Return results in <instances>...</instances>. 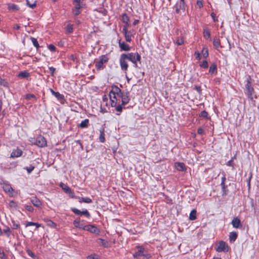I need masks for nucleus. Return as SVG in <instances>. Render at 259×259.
I'll return each mask as SVG.
<instances>
[{
  "label": "nucleus",
  "mask_w": 259,
  "mask_h": 259,
  "mask_svg": "<svg viewBox=\"0 0 259 259\" xmlns=\"http://www.w3.org/2000/svg\"><path fill=\"white\" fill-rule=\"evenodd\" d=\"M109 97L111 100V105L112 107H115V110L117 112L121 113L122 111L123 107H122V105L119 104V102L117 97L115 95H112V94L109 93ZM119 115L120 113L117 114Z\"/></svg>",
  "instance_id": "f257e3e1"
},
{
  "label": "nucleus",
  "mask_w": 259,
  "mask_h": 259,
  "mask_svg": "<svg viewBox=\"0 0 259 259\" xmlns=\"http://www.w3.org/2000/svg\"><path fill=\"white\" fill-rule=\"evenodd\" d=\"M123 56H126L127 60H128L132 62L134 64V66L135 68L138 67V65L137 61H140L141 59V57L140 54L138 53H130L128 54H122Z\"/></svg>",
  "instance_id": "f03ea898"
},
{
  "label": "nucleus",
  "mask_w": 259,
  "mask_h": 259,
  "mask_svg": "<svg viewBox=\"0 0 259 259\" xmlns=\"http://www.w3.org/2000/svg\"><path fill=\"white\" fill-rule=\"evenodd\" d=\"M109 60L107 55H102L99 57L98 61L96 63V67L97 70H101L104 68V64L106 63Z\"/></svg>",
  "instance_id": "7ed1b4c3"
},
{
  "label": "nucleus",
  "mask_w": 259,
  "mask_h": 259,
  "mask_svg": "<svg viewBox=\"0 0 259 259\" xmlns=\"http://www.w3.org/2000/svg\"><path fill=\"white\" fill-rule=\"evenodd\" d=\"M185 7L186 4L184 0H180L175 5L174 8L177 14H180L181 11L183 12L185 11Z\"/></svg>",
  "instance_id": "20e7f679"
},
{
  "label": "nucleus",
  "mask_w": 259,
  "mask_h": 259,
  "mask_svg": "<svg viewBox=\"0 0 259 259\" xmlns=\"http://www.w3.org/2000/svg\"><path fill=\"white\" fill-rule=\"evenodd\" d=\"M126 58V56H123V55L122 54L120 55V58H119V64L121 67V69L126 72V71L127 70L128 65L127 62V60L125 58Z\"/></svg>",
  "instance_id": "39448f33"
},
{
  "label": "nucleus",
  "mask_w": 259,
  "mask_h": 259,
  "mask_svg": "<svg viewBox=\"0 0 259 259\" xmlns=\"http://www.w3.org/2000/svg\"><path fill=\"white\" fill-rule=\"evenodd\" d=\"M34 144L39 147H44L47 146V141L44 137L40 136L36 138Z\"/></svg>",
  "instance_id": "423d86ee"
},
{
  "label": "nucleus",
  "mask_w": 259,
  "mask_h": 259,
  "mask_svg": "<svg viewBox=\"0 0 259 259\" xmlns=\"http://www.w3.org/2000/svg\"><path fill=\"white\" fill-rule=\"evenodd\" d=\"M228 245L224 241H221L216 247V250L219 252H227L228 251Z\"/></svg>",
  "instance_id": "0eeeda50"
},
{
  "label": "nucleus",
  "mask_w": 259,
  "mask_h": 259,
  "mask_svg": "<svg viewBox=\"0 0 259 259\" xmlns=\"http://www.w3.org/2000/svg\"><path fill=\"white\" fill-rule=\"evenodd\" d=\"M71 210L76 214L77 215H84L87 218L90 217V214L87 209H84L82 211H80L79 209L76 208H71Z\"/></svg>",
  "instance_id": "6e6552de"
},
{
  "label": "nucleus",
  "mask_w": 259,
  "mask_h": 259,
  "mask_svg": "<svg viewBox=\"0 0 259 259\" xmlns=\"http://www.w3.org/2000/svg\"><path fill=\"white\" fill-rule=\"evenodd\" d=\"M83 230L90 231L92 233L98 234L100 233V230L96 227L93 225H86L83 227Z\"/></svg>",
  "instance_id": "1a4fd4ad"
},
{
  "label": "nucleus",
  "mask_w": 259,
  "mask_h": 259,
  "mask_svg": "<svg viewBox=\"0 0 259 259\" xmlns=\"http://www.w3.org/2000/svg\"><path fill=\"white\" fill-rule=\"evenodd\" d=\"M130 93L129 92L127 91L125 92V94L123 96L122 99H121V104L120 105H122V107L123 106H124L128 104L130 101V98L129 96Z\"/></svg>",
  "instance_id": "9d476101"
},
{
  "label": "nucleus",
  "mask_w": 259,
  "mask_h": 259,
  "mask_svg": "<svg viewBox=\"0 0 259 259\" xmlns=\"http://www.w3.org/2000/svg\"><path fill=\"white\" fill-rule=\"evenodd\" d=\"M245 88L247 91V94L248 95V97L250 99H252V95L254 92L253 88L251 87V84H246L245 85Z\"/></svg>",
  "instance_id": "9b49d317"
},
{
  "label": "nucleus",
  "mask_w": 259,
  "mask_h": 259,
  "mask_svg": "<svg viewBox=\"0 0 259 259\" xmlns=\"http://www.w3.org/2000/svg\"><path fill=\"white\" fill-rule=\"evenodd\" d=\"M119 46L121 51H129L131 50V47L125 43V42H121L120 40L119 41Z\"/></svg>",
  "instance_id": "f8f14e48"
},
{
  "label": "nucleus",
  "mask_w": 259,
  "mask_h": 259,
  "mask_svg": "<svg viewBox=\"0 0 259 259\" xmlns=\"http://www.w3.org/2000/svg\"><path fill=\"white\" fill-rule=\"evenodd\" d=\"M231 224L235 228H239L242 227L240 220L238 218H234L232 220Z\"/></svg>",
  "instance_id": "ddd939ff"
},
{
  "label": "nucleus",
  "mask_w": 259,
  "mask_h": 259,
  "mask_svg": "<svg viewBox=\"0 0 259 259\" xmlns=\"http://www.w3.org/2000/svg\"><path fill=\"white\" fill-rule=\"evenodd\" d=\"M22 154V151L20 149H14L11 154V157L15 158L21 156Z\"/></svg>",
  "instance_id": "4468645a"
},
{
  "label": "nucleus",
  "mask_w": 259,
  "mask_h": 259,
  "mask_svg": "<svg viewBox=\"0 0 259 259\" xmlns=\"http://www.w3.org/2000/svg\"><path fill=\"white\" fill-rule=\"evenodd\" d=\"M31 202L36 207H40L42 203L36 197H32L30 199Z\"/></svg>",
  "instance_id": "2eb2a0df"
},
{
  "label": "nucleus",
  "mask_w": 259,
  "mask_h": 259,
  "mask_svg": "<svg viewBox=\"0 0 259 259\" xmlns=\"http://www.w3.org/2000/svg\"><path fill=\"white\" fill-rule=\"evenodd\" d=\"M137 251L133 254V256L135 258L141 257L143 254L144 253V249L141 246L137 247Z\"/></svg>",
  "instance_id": "dca6fc26"
},
{
  "label": "nucleus",
  "mask_w": 259,
  "mask_h": 259,
  "mask_svg": "<svg viewBox=\"0 0 259 259\" xmlns=\"http://www.w3.org/2000/svg\"><path fill=\"white\" fill-rule=\"evenodd\" d=\"M61 186L66 193L69 194L71 197H73L74 193L72 192L71 189L69 187L64 185V184H62Z\"/></svg>",
  "instance_id": "f3484780"
},
{
  "label": "nucleus",
  "mask_w": 259,
  "mask_h": 259,
  "mask_svg": "<svg viewBox=\"0 0 259 259\" xmlns=\"http://www.w3.org/2000/svg\"><path fill=\"white\" fill-rule=\"evenodd\" d=\"M175 165L178 170L183 171L186 170L185 165L184 163L177 162L175 163Z\"/></svg>",
  "instance_id": "a211bd4d"
},
{
  "label": "nucleus",
  "mask_w": 259,
  "mask_h": 259,
  "mask_svg": "<svg viewBox=\"0 0 259 259\" xmlns=\"http://www.w3.org/2000/svg\"><path fill=\"white\" fill-rule=\"evenodd\" d=\"M238 234L236 232H231L229 234V241L230 243H233L237 239Z\"/></svg>",
  "instance_id": "6ab92c4d"
},
{
  "label": "nucleus",
  "mask_w": 259,
  "mask_h": 259,
  "mask_svg": "<svg viewBox=\"0 0 259 259\" xmlns=\"http://www.w3.org/2000/svg\"><path fill=\"white\" fill-rule=\"evenodd\" d=\"M111 91H110L109 93L112 94V95H116L121 91V90L115 85H113L111 87Z\"/></svg>",
  "instance_id": "aec40b11"
},
{
  "label": "nucleus",
  "mask_w": 259,
  "mask_h": 259,
  "mask_svg": "<svg viewBox=\"0 0 259 259\" xmlns=\"http://www.w3.org/2000/svg\"><path fill=\"white\" fill-rule=\"evenodd\" d=\"M104 132H105L104 128L103 127H102L101 128H100V137H99V140L102 143H104L105 141Z\"/></svg>",
  "instance_id": "412c9836"
},
{
  "label": "nucleus",
  "mask_w": 259,
  "mask_h": 259,
  "mask_svg": "<svg viewBox=\"0 0 259 259\" xmlns=\"http://www.w3.org/2000/svg\"><path fill=\"white\" fill-rule=\"evenodd\" d=\"M213 46L217 49H218L219 48H222V46L221 45L220 40L217 37H215L213 38Z\"/></svg>",
  "instance_id": "4be33fe9"
},
{
  "label": "nucleus",
  "mask_w": 259,
  "mask_h": 259,
  "mask_svg": "<svg viewBox=\"0 0 259 259\" xmlns=\"http://www.w3.org/2000/svg\"><path fill=\"white\" fill-rule=\"evenodd\" d=\"M73 225L75 227L83 230V227L84 226L80 223V219H77L74 220L73 222Z\"/></svg>",
  "instance_id": "5701e85b"
},
{
  "label": "nucleus",
  "mask_w": 259,
  "mask_h": 259,
  "mask_svg": "<svg viewBox=\"0 0 259 259\" xmlns=\"http://www.w3.org/2000/svg\"><path fill=\"white\" fill-rule=\"evenodd\" d=\"M209 72L211 74H216L217 73V65L215 63H213L210 65L209 67Z\"/></svg>",
  "instance_id": "b1692460"
},
{
  "label": "nucleus",
  "mask_w": 259,
  "mask_h": 259,
  "mask_svg": "<svg viewBox=\"0 0 259 259\" xmlns=\"http://www.w3.org/2000/svg\"><path fill=\"white\" fill-rule=\"evenodd\" d=\"M84 0H73V2L76 3L74 9L80 10L82 7L81 3Z\"/></svg>",
  "instance_id": "393cba45"
},
{
  "label": "nucleus",
  "mask_w": 259,
  "mask_h": 259,
  "mask_svg": "<svg viewBox=\"0 0 259 259\" xmlns=\"http://www.w3.org/2000/svg\"><path fill=\"white\" fill-rule=\"evenodd\" d=\"M52 94L55 96L58 100L63 99L64 96L63 95L60 94L59 92H55L52 89H50Z\"/></svg>",
  "instance_id": "a878e982"
},
{
  "label": "nucleus",
  "mask_w": 259,
  "mask_h": 259,
  "mask_svg": "<svg viewBox=\"0 0 259 259\" xmlns=\"http://www.w3.org/2000/svg\"><path fill=\"white\" fill-rule=\"evenodd\" d=\"M3 189L5 192L9 193H11L13 191V189L11 186V185L8 184L5 185L3 186Z\"/></svg>",
  "instance_id": "bb28decb"
},
{
  "label": "nucleus",
  "mask_w": 259,
  "mask_h": 259,
  "mask_svg": "<svg viewBox=\"0 0 259 259\" xmlns=\"http://www.w3.org/2000/svg\"><path fill=\"white\" fill-rule=\"evenodd\" d=\"M29 75H30L29 73H28L27 71H24L20 72L19 73L18 76L20 78H24L28 77V76H29Z\"/></svg>",
  "instance_id": "cd10ccee"
},
{
  "label": "nucleus",
  "mask_w": 259,
  "mask_h": 259,
  "mask_svg": "<svg viewBox=\"0 0 259 259\" xmlns=\"http://www.w3.org/2000/svg\"><path fill=\"white\" fill-rule=\"evenodd\" d=\"M89 123V120L88 119H85L82 120L81 123L79 124V126L81 128L87 127Z\"/></svg>",
  "instance_id": "c85d7f7f"
},
{
  "label": "nucleus",
  "mask_w": 259,
  "mask_h": 259,
  "mask_svg": "<svg viewBox=\"0 0 259 259\" xmlns=\"http://www.w3.org/2000/svg\"><path fill=\"white\" fill-rule=\"evenodd\" d=\"M196 219V210L193 209L189 215V219L190 220H195Z\"/></svg>",
  "instance_id": "c756f323"
},
{
  "label": "nucleus",
  "mask_w": 259,
  "mask_h": 259,
  "mask_svg": "<svg viewBox=\"0 0 259 259\" xmlns=\"http://www.w3.org/2000/svg\"><path fill=\"white\" fill-rule=\"evenodd\" d=\"M203 36L204 37L206 38L207 37L208 38L210 39V40H211L210 38V32L208 29L205 28L203 30Z\"/></svg>",
  "instance_id": "7c9ffc66"
},
{
  "label": "nucleus",
  "mask_w": 259,
  "mask_h": 259,
  "mask_svg": "<svg viewBox=\"0 0 259 259\" xmlns=\"http://www.w3.org/2000/svg\"><path fill=\"white\" fill-rule=\"evenodd\" d=\"M30 226H35L36 227V228H39L40 226V225L38 223H34V222H27V223L25 225L26 227H27Z\"/></svg>",
  "instance_id": "2f4dec72"
},
{
  "label": "nucleus",
  "mask_w": 259,
  "mask_h": 259,
  "mask_svg": "<svg viewBox=\"0 0 259 259\" xmlns=\"http://www.w3.org/2000/svg\"><path fill=\"white\" fill-rule=\"evenodd\" d=\"M31 40L33 43V46L36 48L38 49L39 47V44L37 42V39L34 37H31Z\"/></svg>",
  "instance_id": "473e14b6"
},
{
  "label": "nucleus",
  "mask_w": 259,
  "mask_h": 259,
  "mask_svg": "<svg viewBox=\"0 0 259 259\" xmlns=\"http://www.w3.org/2000/svg\"><path fill=\"white\" fill-rule=\"evenodd\" d=\"M202 54L204 58H207L208 56V50L207 48H203L202 50Z\"/></svg>",
  "instance_id": "72a5a7b5"
},
{
  "label": "nucleus",
  "mask_w": 259,
  "mask_h": 259,
  "mask_svg": "<svg viewBox=\"0 0 259 259\" xmlns=\"http://www.w3.org/2000/svg\"><path fill=\"white\" fill-rule=\"evenodd\" d=\"M34 168V166L32 165H30L29 166L24 168V169H26L28 174H30L33 170Z\"/></svg>",
  "instance_id": "f704fd0d"
},
{
  "label": "nucleus",
  "mask_w": 259,
  "mask_h": 259,
  "mask_svg": "<svg viewBox=\"0 0 259 259\" xmlns=\"http://www.w3.org/2000/svg\"><path fill=\"white\" fill-rule=\"evenodd\" d=\"M124 35V37H125L126 41L127 42H131L132 40V39H131L132 34H131V32H129L128 33L125 34Z\"/></svg>",
  "instance_id": "c9c22d12"
},
{
  "label": "nucleus",
  "mask_w": 259,
  "mask_h": 259,
  "mask_svg": "<svg viewBox=\"0 0 259 259\" xmlns=\"http://www.w3.org/2000/svg\"><path fill=\"white\" fill-rule=\"evenodd\" d=\"M36 2L34 1L33 4H30L28 0H26L27 6L31 9H34L36 7Z\"/></svg>",
  "instance_id": "e433bc0d"
},
{
  "label": "nucleus",
  "mask_w": 259,
  "mask_h": 259,
  "mask_svg": "<svg viewBox=\"0 0 259 259\" xmlns=\"http://www.w3.org/2000/svg\"><path fill=\"white\" fill-rule=\"evenodd\" d=\"M221 186L222 187L223 195H226L227 194L226 189L227 188V186L225 185V183H224V184H223V183H221Z\"/></svg>",
  "instance_id": "4c0bfd02"
},
{
  "label": "nucleus",
  "mask_w": 259,
  "mask_h": 259,
  "mask_svg": "<svg viewBox=\"0 0 259 259\" xmlns=\"http://www.w3.org/2000/svg\"><path fill=\"white\" fill-rule=\"evenodd\" d=\"M47 225L51 227L54 228L56 226V224L50 220H47L46 221Z\"/></svg>",
  "instance_id": "58836bf2"
},
{
  "label": "nucleus",
  "mask_w": 259,
  "mask_h": 259,
  "mask_svg": "<svg viewBox=\"0 0 259 259\" xmlns=\"http://www.w3.org/2000/svg\"><path fill=\"white\" fill-rule=\"evenodd\" d=\"M8 83L0 77V85L3 87H8Z\"/></svg>",
  "instance_id": "ea45409f"
},
{
  "label": "nucleus",
  "mask_w": 259,
  "mask_h": 259,
  "mask_svg": "<svg viewBox=\"0 0 259 259\" xmlns=\"http://www.w3.org/2000/svg\"><path fill=\"white\" fill-rule=\"evenodd\" d=\"M129 20L128 17L126 14H124L122 15V21L124 23L128 24V21Z\"/></svg>",
  "instance_id": "a19ab883"
},
{
  "label": "nucleus",
  "mask_w": 259,
  "mask_h": 259,
  "mask_svg": "<svg viewBox=\"0 0 259 259\" xmlns=\"http://www.w3.org/2000/svg\"><path fill=\"white\" fill-rule=\"evenodd\" d=\"M8 8L10 10H18V6L15 4H9Z\"/></svg>",
  "instance_id": "79ce46f5"
},
{
  "label": "nucleus",
  "mask_w": 259,
  "mask_h": 259,
  "mask_svg": "<svg viewBox=\"0 0 259 259\" xmlns=\"http://www.w3.org/2000/svg\"><path fill=\"white\" fill-rule=\"evenodd\" d=\"M98 243L101 244L102 246L104 247H107V242L103 239L100 238L98 240Z\"/></svg>",
  "instance_id": "37998d69"
},
{
  "label": "nucleus",
  "mask_w": 259,
  "mask_h": 259,
  "mask_svg": "<svg viewBox=\"0 0 259 259\" xmlns=\"http://www.w3.org/2000/svg\"><path fill=\"white\" fill-rule=\"evenodd\" d=\"M26 252L29 256H31V257L33 258H35V257H36L35 255L30 249H27Z\"/></svg>",
  "instance_id": "c03bdc74"
},
{
  "label": "nucleus",
  "mask_w": 259,
  "mask_h": 259,
  "mask_svg": "<svg viewBox=\"0 0 259 259\" xmlns=\"http://www.w3.org/2000/svg\"><path fill=\"white\" fill-rule=\"evenodd\" d=\"M66 31L68 33H71L73 31V26L72 25H67L66 26Z\"/></svg>",
  "instance_id": "a18cd8bd"
},
{
  "label": "nucleus",
  "mask_w": 259,
  "mask_h": 259,
  "mask_svg": "<svg viewBox=\"0 0 259 259\" xmlns=\"http://www.w3.org/2000/svg\"><path fill=\"white\" fill-rule=\"evenodd\" d=\"M200 66H201V67H202L203 68H208V65L207 61L204 60V61H202V62L201 63Z\"/></svg>",
  "instance_id": "49530a36"
},
{
  "label": "nucleus",
  "mask_w": 259,
  "mask_h": 259,
  "mask_svg": "<svg viewBox=\"0 0 259 259\" xmlns=\"http://www.w3.org/2000/svg\"><path fill=\"white\" fill-rule=\"evenodd\" d=\"M200 116L205 118H208V113L204 110L200 113Z\"/></svg>",
  "instance_id": "de8ad7c7"
},
{
  "label": "nucleus",
  "mask_w": 259,
  "mask_h": 259,
  "mask_svg": "<svg viewBox=\"0 0 259 259\" xmlns=\"http://www.w3.org/2000/svg\"><path fill=\"white\" fill-rule=\"evenodd\" d=\"M25 208L26 209H27L28 211L30 212H32L34 210L33 207L31 205H24Z\"/></svg>",
  "instance_id": "09e8293b"
},
{
  "label": "nucleus",
  "mask_w": 259,
  "mask_h": 259,
  "mask_svg": "<svg viewBox=\"0 0 259 259\" xmlns=\"http://www.w3.org/2000/svg\"><path fill=\"white\" fill-rule=\"evenodd\" d=\"M72 13L75 16H76L80 14V10H79V9H73Z\"/></svg>",
  "instance_id": "8fccbe9b"
},
{
  "label": "nucleus",
  "mask_w": 259,
  "mask_h": 259,
  "mask_svg": "<svg viewBox=\"0 0 259 259\" xmlns=\"http://www.w3.org/2000/svg\"><path fill=\"white\" fill-rule=\"evenodd\" d=\"M82 201H83V202L87 203H90L92 202V199L89 197L82 198Z\"/></svg>",
  "instance_id": "3c124183"
},
{
  "label": "nucleus",
  "mask_w": 259,
  "mask_h": 259,
  "mask_svg": "<svg viewBox=\"0 0 259 259\" xmlns=\"http://www.w3.org/2000/svg\"><path fill=\"white\" fill-rule=\"evenodd\" d=\"M0 258L1 259H8L7 256L5 254L3 250L0 252Z\"/></svg>",
  "instance_id": "603ef678"
},
{
  "label": "nucleus",
  "mask_w": 259,
  "mask_h": 259,
  "mask_svg": "<svg viewBox=\"0 0 259 259\" xmlns=\"http://www.w3.org/2000/svg\"><path fill=\"white\" fill-rule=\"evenodd\" d=\"M35 97L33 94H28L26 95V99L27 100H31V99H35Z\"/></svg>",
  "instance_id": "864d4df0"
},
{
  "label": "nucleus",
  "mask_w": 259,
  "mask_h": 259,
  "mask_svg": "<svg viewBox=\"0 0 259 259\" xmlns=\"http://www.w3.org/2000/svg\"><path fill=\"white\" fill-rule=\"evenodd\" d=\"M151 257L149 254H145L144 253L141 256L140 259H148Z\"/></svg>",
  "instance_id": "5fc2aeb1"
},
{
  "label": "nucleus",
  "mask_w": 259,
  "mask_h": 259,
  "mask_svg": "<svg viewBox=\"0 0 259 259\" xmlns=\"http://www.w3.org/2000/svg\"><path fill=\"white\" fill-rule=\"evenodd\" d=\"M176 43L178 45H182L184 43V40L183 38H178L176 41Z\"/></svg>",
  "instance_id": "6e6d98bb"
},
{
  "label": "nucleus",
  "mask_w": 259,
  "mask_h": 259,
  "mask_svg": "<svg viewBox=\"0 0 259 259\" xmlns=\"http://www.w3.org/2000/svg\"><path fill=\"white\" fill-rule=\"evenodd\" d=\"M125 94V92H122V91H121L119 93L117 94L116 96L117 97L119 101H120V99H122L123 96L124 95V94Z\"/></svg>",
  "instance_id": "4d7b16f0"
},
{
  "label": "nucleus",
  "mask_w": 259,
  "mask_h": 259,
  "mask_svg": "<svg viewBox=\"0 0 259 259\" xmlns=\"http://www.w3.org/2000/svg\"><path fill=\"white\" fill-rule=\"evenodd\" d=\"M48 49H49L51 52H55V51H56V47H55L54 45H52V44H51V45H49V46H48Z\"/></svg>",
  "instance_id": "13d9d810"
},
{
  "label": "nucleus",
  "mask_w": 259,
  "mask_h": 259,
  "mask_svg": "<svg viewBox=\"0 0 259 259\" xmlns=\"http://www.w3.org/2000/svg\"><path fill=\"white\" fill-rule=\"evenodd\" d=\"M4 233H6L7 236L9 237L10 235V229L8 227L6 229H4Z\"/></svg>",
  "instance_id": "bf43d9fd"
},
{
  "label": "nucleus",
  "mask_w": 259,
  "mask_h": 259,
  "mask_svg": "<svg viewBox=\"0 0 259 259\" xmlns=\"http://www.w3.org/2000/svg\"><path fill=\"white\" fill-rule=\"evenodd\" d=\"M227 165L229 166H232V167H234V163L233 161V159H231L230 160L228 161L227 162Z\"/></svg>",
  "instance_id": "052dcab7"
},
{
  "label": "nucleus",
  "mask_w": 259,
  "mask_h": 259,
  "mask_svg": "<svg viewBox=\"0 0 259 259\" xmlns=\"http://www.w3.org/2000/svg\"><path fill=\"white\" fill-rule=\"evenodd\" d=\"M194 89L199 93L200 94L201 92V88L200 86L195 85Z\"/></svg>",
  "instance_id": "680f3d73"
},
{
  "label": "nucleus",
  "mask_w": 259,
  "mask_h": 259,
  "mask_svg": "<svg viewBox=\"0 0 259 259\" xmlns=\"http://www.w3.org/2000/svg\"><path fill=\"white\" fill-rule=\"evenodd\" d=\"M49 70H50V71L51 72V75H53L54 73V72L55 71V70H56L55 68H54L53 67H49Z\"/></svg>",
  "instance_id": "e2e57ef3"
},
{
  "label": "nucleus",
  "mask_w": 259,
  "mask_h": 259,
  "mask_svg": "<svg viewBox=\"0 0 259 259\" xmlns=\"http://www.w3.org/2000/svg\"><path fill=\"white\" fill-rule=\"evenodd\" d=\"M123 33L124 34L128 33L130 31H128L127 28L126 26H124L122 29Z\"/></svg>",
  "instance_id": "0e129e2a"
},
{
  "label": "nucleus",
  "mask_w": 259,
  "mask_h": 259,
  "mask_svg": "<svg viewBox=\"0 0 259 259\" xmlns=\"http://www.w3.org/2000/svg\"><path fill=\"white\" fill-rule=\"evenodd\" d=\"M197 133L200 135H202L204 134V130L202 128H199L197 130Z\"/></svg>",
  "instance_id": "69168bd1"
},
{
  "label": "nucleus",
  "mask_w": 259,
  "mask_h": 259,
  "mask_svg": "<svg viewBox=\"0 0 259 259\" xmlns=\"http://www.w3.org/2000/svg\"><path fill=\"white\" fill-rule=\"evenodd\" d=\"M20 227V225L18 224L14 223L12 226L13 229H17Z\"/></svg>",
  "instance_id": "338daca9"
},
{
  "label": "nucleus",
  "mask_w": 259,
  "mask_h": 259,
  "mask_svg": "<svg viewBox=\"0 0 259 259\" xmlns=\"http://www.w3.org/2000/svg\"><path fill=\"white\" fill-rule=\"evenodd\" d=\"M88 259H97L95 255H90L88 256Z\"/></svg>",
  "instance_id": "774afa93"
}]
</instances>
